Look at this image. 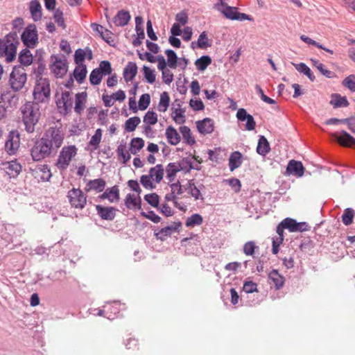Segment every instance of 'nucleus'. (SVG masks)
Masks as SVG:
<instances>
[{
	"instance_id": "nucleus-1",
	"label": "nucleus",
	"mask_w": 355,
	"mask_h": 355,
	"mask_svg": "<svg viewBox=\"0 0 355 355\" xmlns=\"http://www.w3.org/2000/svg\"><path fill=\"white\" fill-rule=\"evenodd\" d=\"M20 110L26 131L28 133H33L35 130V125L38 123L40 117V111L38 105L31 102H27L21 106Z\"/></svg>"
},
{
	"instance_id": "nucleus-2",
	"label": "nucleus",
	"mask_w": 355,
	"mask_h": 355,
	"mask_svg": "<svg viewBox=\"0 0 355 355\" xmlns=\"http://www.w3.org/2000/svg\"><path fill=\"white\" fill-rule=\"evenodd\" d=\"M33 95L36 104L48 103L51 96L49 80L37 76Z\"/></svg>"
},
{
	"instance_id": "nucleus-3",
	"label": "nucleus",
	"mask_w": 355,
	"mask_h": 355,
	"mask_svg": "<svg viewBox=\"0 0 355 355\" xmlns=\"http://www.w3.org/2000/svg\"><path fill=\"white\" fill-rule=\"evenodd\" d=\"M164 175V170L162 164H157L149 170L148 175H143L140 178L142 186L148 189L155 188V184L160 183Z\"/></svg>"
},
{
	"instance_id": "nucleus-4",
	"label": "nucleus",
	"mask_w": 355,
	"mask_h": 355,
	"mask_svg": "<svg viewBox=\"0 0 355 355\" xmlns=\"http://www.w3.org/2000/svg\"><path fill=\"white\" fill-rule=\"evenodd\" d=\"M49 69L57 78H63L68 71V62L65 56L52 55L50 58Z\"/></svg>"
},
{
	"instance_id": "nucleus-5",
	"label": "nucleus",
	"mask_w": 355,
	"mask_h": 355,
	"mask_svg": "<svg viewBox=\"0 0 355 355\" xmlns=\"http://www.w3.org/2000/svg\"><path fill=\"white\" fill-rule=\"evenodd\" d=\"M42 138L44 141H46L54 151L62 146L64 140V133L60 128L51 127L46 131Z\"/></svg>"
},
{
	"instance_id": "nucleus-6",
	"label": "nucleus",
	"mask_w": 355,
	"mask_h": 355,
	"mask_svg": "<svg viewBox=\"0 0 355 355\" xmlns=\"http://www.w3.org/2000/svg\"><path fill=\"white\" fill-rule=\"evenodd\" d=\"M78 148L74 145L64 146L58 155L56 166L60 170L68 168L72 159L77 155Z\"/></svg>"
},
{
	"instance_id": "nucleus-7",
	"label": "nucleus",
	"mask_w": 355,
	"mask_h": 355,
	"mask_svg": "<svg viewBox=\"0 0 355 355\" xmlns=\"http://www.w3.org/2000/svg\"><path fill=\"white\" fill-rule=\"evenodd\" d=\"M27 80L26 70L21 67H15L10 74L9 83L11 88L15 91L21 90Z\"/></svg>"
},
{
	"instance_id": "nucleus-8",
	"label": "nucleus",
	"mask_w": 355,
	"mask_h": 355,
	"mask_svg": "<svg viewBox=\"0 0 355 355\" xmlns=\"http://www.w3.org/2000/svg\"><path fill=\"white\" fill-rule=\"evenodd\" d=\"M67 198L71 207L77 209H83L87 204V196L79 188H72L67 194Z\"/></svg>"
},
{
	"instance_id": "nucleus-9",
	"label": "nucleus",
	"mask_w": 355,
	"mask_h": 355,
	"mask_svg": "<svg viewBox=\"0 0 355 355\" xmlns=\"http://www.w3.org/2000/svg\"><path fill=\"white\" fill-rule=\"evenodd\" d=\"M53 150L42 138L35 142L31 150V155L34 161H40L49 157Z\"/></svg>"
},
{
	"instance_id": "nucleus-10",
	"label": "nucleus",
	"mask_w": 355,
	"mask_h": 355,
	"mask_svg": "<svg viewBox=\"0 0 355 355\" xmlns=\"http://www.w3.org/2000/svg\"><path fill=\"white\" fill-rule=\"evenodd\" d=\"M72 93L69 91H62L60 94H56V105L60 114L66 115L69 114L72 109L73 98Z\"/></svg>"
},
{
	"instance_id": "nucleus-11",
	"label": "nucleus",
	"mask_w": 355,
	"mask_h": 355,
	"mask_svg": "<svg viewBox=\"0 0 355 355\" xmlns=\"http://www.w3.org/2000/svg\"><path fill=\"white\" fill-rule=\"evenodd\" d=\"M20 146V135L17 130L10 131L5 142V150L10 155L17 153Z\"/></svg>"
},
{
	"instance_id": "nucleus-12",
	"label": "nucleus",
	"mask_w": 355,
	"mask_h": 355,
	"mask_svg": "<svg viewBox=\"0 0 355 355\" xmlns=\"http://www.w3.org/2000/svg\"><path fill=\"white\" fill-rule=\"evenodd\" d=\"M37 31L35 25H28L21 35L22 42L26 46L33 48L37 43Z\"/></svg>"
},
{
	"instance_id": "nucleus-13",
	"label": "nucleus",
	"mask_w": 355,
	"mask_h": 355,
	"mask_svg": "<svg viewBox=\"0 0 355 355\" xmlns=\"http://www.w3.org/2000/svg\"><path fill=\"white\" fill-rule=\"evenodd\" d=\"M31 171L33 176L38 181H49L52 175L47 164H38L34 168H31Z\"/></svg>"
},
{
	"instance_id": "nucleus-14",
	"label": "nucleus",
	"mask_w": 355,
	"mask_h": 355,
	"mask_svg": "<svg viewBox=\"0 0 355 355\" xmlns=\"http://www.w3.org/2000/svg\"><path fill=\"white\" fill-rule=\"evenodd\" d=\"M185 191L195 200H204V197L201 193V191L205 188V186L202 184L196 185L194 180H190L184 186Z\"/></svg>"
},
{
	"instance_id": "nucleus-15",
	"label": "nucleus",
	"mask_w": 355,
	"mask_h": 355,
	"mask_svg": "<svg viewBox=\"0 0 355 355\" xmlns=\"http://www.w3.org/2000/svg\"><path fill=\"white\" fill-rule=\"evenodd\" d=\"M182 105L181 101L176 99L171 107V117L178 124H183L186 121L185 110L182 107Z\"/></svg>"
},
{
	"instance_id": "nucleus-16",
	"label": "nucleus",
	"mask_w": 355,
	"mask_h": 355,
	"mask_svg": "<svg viewBox=\"0 0 355 355\" xmlns=\"http://www.w3.org/2000/svg\"><path fill=\"white\" fill-rule=\"evenodd\" d=\"M225 1L226 0H220L214 5V8L221 12L227 19L236 20L237 8L227 6Z\"/></svg>"
},
{
	"instance_id": "nucleus-17",
	"label": "nucleus",
	"mask_w": 355,
	"mask_h": 355,
	"mask_svg": "<svg viewBox=\"0 0 355 355\" xmlns=\"http://www.w3.org/2000/svg\"><path fill=\"white\" fill-rule=\"evenodd\" d=\"M2 166L3 170L10 177L15 178L21 171V165L16 159L3 162Z\"/></svg>"
},
{
	"instance_id": "nucleus-18",
	"label": "nucleus",
	"mask_w": 355,
	"mask_h": 355,
	"mask_svg": "<svg viewBox=\"0 0 355 355\" xmlns=\"http://www.w3.org/2000/svg\"><path fill=\"white\" fill-rule=\"evenodd\" d=\"M332 136L342 146L352 148L355 146V138L345 130L341 131L340 135H338L337 133H334Z\"/></svg>"
},
{
	"instance_id": "nucleus-19",
	"label": "nucleus",
	"mask_w": 355,
	"mask_h": 355,
	"mask_svg": "<svg viewBox=\"0 0 355 355\" xmlns=\"http://www.w3.org/2000/svg\"><path fill=\"white\" fill-rule=\"evenodd\" d=\"M96 209L98 215L103 219L112 220L116 216V209L113 207H103L102 205H96Z\"/></svg>"
},
{
	"instance_id": "nucleus-20",
	"label": "nucleus",
	"mask_w": 355,
	"mask_h": 355,
	"mask_svg": "<svg viewBox=\"0 0 355 355\" xmlns=\"http://www.w3.org/2000/svg\"><path fill=\"white\" fill-rule=\"evenodd\" d=\"M105 185L106 182L103 179H94L89 180L87 183L85 187V190L86 192L94 191H96V193H100L105 189Z\"/></svg>"
},
{
	"instance_id": "nucleus-21",
	"label": "nucleus",
	"mask_w": 355,
	"mask_h": 355,
	"mask_svg": "<svg viewBox=\"0 0 355 355\" xmlns=\"http://www.w3.org/2000/svg\"><path fill=\"white\" fill-rule=\"evenodd\" d=\"M87 100V94L86 92H79L75 96V112L80 115L85 108V105Z\"/></svg>"
},
{
	"instance_id": "nucleus-22",
	"label": "nucleus",
	"mask_w": 355,
	"mask_h": 355,
	"mask_svg": "<svg viewBox=\"0 0 355 355\" xmlns=\"http://www.w3.org/2000/svg\"><path fill=\"white\" fill-rule=\"evenodd\" d=\"M304 168L301 162L291 160L286 167L288 174H292L297 177H302L304 174Z\"/></svg>"
},
{
	"instance_id": "nucleus-23",
	"label": "nucleus",
	"mask_w": 355,
	"mask_h": 355,
	"mask_svg": "<svg viewBox=\"0 0 355 355\" xmlns=\"http://www.w3.org/2000/svg\"><path fill=\"white\" fill-rule=\"evenodd\" d=\"M196 126L198 130L202 135L210 134L214 131V121L209 118H206L202 121H197Z\"/></svg>"
},
{
	"instance_id": "nucleus-24",
	"label": "nucleus",
	"mask_w": 355,
	"mask_h": 355,
	"mask_svg": "<svg viewBox=\"0 0 355 355\" xmlns=\"http://www.w3.org/2000/svg\"><path fill=\"white\" fill-rule=\"evenodd\" d=\"M101 200L107 199L110 202H118L119 200V189L117 186L107 189L98 196Z\"/></svg>"
},
{
	"instance_id": "nucleus-25",
	"label": "nucleus",
	"mask_w": 355,
	"mask_h": 355,
	"mask_svg": "<svg viewBox=\"0 0 355 355\" xmlns=\"http://www.w3.org/2000/svg\"><path fill=\"white\" fill-rule=\"evenodd\" d=\"M137 73V66L135 62H129L123 70V78L126 82L132 81Z\"/></svg>"
},
{
	"instance_id": "nucleus-26",
	"label": "nucleus",
	"mask_w": 355,
	"mask_h": 355,
	"mask_svg": "<svg viewBox=\"0 0 355 355\" xmlns=\"http://www.w3.org/2000/svg\"><path fill=\"white\" fill-rule=\"evenodd\" d=\"M168 142L173 146L180 143L181 137L177 130L170 125L166 129L165 132Z\"/></svg>"
},
{
	"instance_id": "nucleus-27",
	"label": "nucleus",
	"mask_w": 355,
	"mask_h": 355,
	"mask_svg": "<svg viewBox=\"0 0 355 355\" xmlns=\"http://www.w3.org/2000/svg\"><path fill=\"white\" fill-rule=\"evenodd\" d=\"M268 278L275 285L277 290L282 288L285 282L284 277L280 275L277 270H272L270 271L268 275Z\"/></svg>"
},
{
	"instance_id": "nucleus-28",
	"label": "nucleus",
	"mask_w": 355,
	"mask_h": 355,
	"mask_svg": "<svg viewBox=\"0 0 355 355\" xmlns=\"http://www.w3.org/2000/svg\"><path fill=\"white\" fill-rule=\"evenodd\" d=\"M125 205L130 209H141V198L134 194L128 193L125 199Z\"/></svg>"
},
{
	"instance_id": "nucleus-29",
	"label": "nucleus",
	"mask_w": 355,
	"mask_h": 355,
	"mask_svg": "<svg viewBox=\"0 0 355 355\" xmlns=\"http://www.w3.org/2000/svg\"><path fill=\"white\" fill-rule=\"evenodd\" d=\"M130 17L129 12L122 10L119 11L114 17V23L117 26H124L128 23Z\"/></svg>"
},
{
	"instance_id": "nucleus-30",
	"label": "nucleus",
	"mask_w": 355,
	"mask_h": 355,
	"mask_svg": "<svg viewBox=\"0 0 355 355\" xmlns=\"http://www.w3.org/2000/svg\"><path fill=\"white\" fill-rule=\"evenodd\" d=\"M103 135V131L101 128H98L94 135L92 137L90 141L88 143L87 148L91 151L96 150L99 147Z\"/></svg>"
},
{
	"instance_id": "nucleus-31",
	"label": "nucleus",
	"mask_w": 355,
	"mask_h": 355,
	"mask_svg": "<svg viewBox=\"0 0 355 355\" xmlns=\"http://www.w3.org/2000/svg\"><path fill=\"white\" fill-rule=\"evenodd\" d=\"M30 12L34 21H37L42 18V7L37 0L31 1Z\"/></svg>"
},
{
	"instance_id": "nucleus-32",
	"label": "nucleus",
	"mask_w": 355,
	"mask_h": 355,
	"mask_svg": "<svg viewBox=\"0 0 355 355\" xmlns=\"http://www.w3.org/2000/svg\"><path fill=\"white\" fill-rule=\"evenodd\" d=\"M145 141L142 138L135 137L131 139L130 143V153L132 155H137L144 146Z\"/></svg>"
},
{
	"instance_id": "nucleus-33",
	"label": "nucleus",
	"mask_w": 355,
	"mask_h": 355,
	"mask_svg": "<svg viewBox=\"0 0 355 355\" xmlns=\"http://www.w3.org/2000/svg\"><path fill=\"white\" fill-rule=\"evenodd\" d=\"M242 155L239 151L233 152L229 159V167L231 171H234L239 168L242 163Z\"/></svg>"
},
{
	"instance_id": "nucleus-34",
	"label": "nucleus",
	"mask_w": 355,
	"mask_h": 355,
	"mask_svg": "<svg viewBox=\"0 0 355 355\" xmlns=\"http://www.w3.org/2000/svg\"><path fill=\"white\" fill-rule=\"evenodd\" d=\"M17 45L14 43L5 44L3 55L7 62H11L16 56Z\"/></svg>"
},
{
	"instance_id": "nucleus-35",
	"label": "nucleus",
	"mask_w": 355,
	"mask_h": 355,
	"mask_svg": "<svg viewBox=\"0 0 355 355\" xmlns=\"http://www.w3.org/2000/svg\"><path fill=\"white\" fill-rule=\"evenodd\" d=\"M170 104V96L167 92H163L160 94L159 101L157 105V110L160 112L167 111Z\"/></svg>"
},
{
	"instance_id": "nucleus-36",
	"label": "nucleus",
	"mask_w": 355,
	"mask_h": 355,
	"mask_svg": "<svg viewBox=\"0 0 355 355\" xmlns=\"http://www.w3.org/2000/svg\"><path fill=\"white\" fill-rule=\"evenodd\" d=\"M270 150V144L267 139L264 136H260L257 148V152L259 155L264 156L268 154Z\"/></svg>"
},
{
	"instance_id": "nucleus-37",
	"label": "nucleus",
	"mask_w": 355,
	"mask_h": 355,
	"mask_svg": "<svg viewBox=\"0 0 355 355\" xmlns=\"http://www.w3.org/2000/svg\"><path fill=\"white\" fill-rule=\"evenodd\" d=\"M87 75V67L85 64H77L74 71L73 76L75 79L79 83H82L85 79Z\"/></svg>"
},
{
	"instance_id": "nucleus-38",
	"label": "nucleus",
	"mask_w": 355,
	"mask_h": 355,
	"mask_svg": "<svg viewBox=\"0 0 355 355\" xmlns=\"http://www.w3.org/2000/svg\"><path fill=\"white\" fill-rule=\"evenodd\" d=\"M33 57L31 51L26 49L22 50L19 55V61L24 66H29L32 64Z\"/></svg>"
},
{
	"instance_id": "nucleus-39",
	"label": "nucleus",
	"mask_w": 355,
	"mask_h": 355,
	"mask_svg": "<svg viewBox=\"0 0 355 355\" xmlns=\"http://www.w3.org/2000/svg\"><path fill=\"white\" fill-rule=\"evenodd\" d=\"M292 64L295 67L297 71H298L300 73L306 75L311 81L315 80V76L311 72L310 68L304 63L301 62L300 64H295L294 62H292Z\"/></svg>"
},
{
	"instance_id": "nucleus-40",
	"label": "nucleus",
	"mask_w": 355,
	"mask_h": 355,
	"mask_svg": "<svg viewBox=\"0 0 355 355\" xmlns=\"http://www.w3.org/2000/svg\"><path fill=\"white\" fill-rule=\"evenodd\" d=\"M180 132H181L183 139L187 144L191 146L196 143L195 138L192 135L191 131L188 126H181L180 128Z\"/></svg>"
},
{
	"instance_id": "nucleus-41",
	"label": "nucleus",
	"mask_w": 355,
	"mask_h": 355,
	"mask_svg": "<svg viewBox=\"0 0 355 355\" xmlns=\"http://www.w3.org/2000/svg\"><path fill=\"white\" fill-rule=\"evenodd\" d=\"M140 123L141 119L139 116L130 117L125 123V130L128 132H133Z\"/></svg>"
},
{
	"instance_id": "nucleus-42",
	"label": "nucleus",
	"mask_w": 355,
	"mask_h": 355,
	"mask_svg": "<svg viewBox=\"0 0 355 355\" xmlns=\"http://www.w3.org/2000/svg\"><path fill=\"white\" fill-rule=\"evenodd\" d=\"M333 99L331 100L330 104L334 107H347L349 102L345 96H340L338 94H334L332 96Z\"/></svg>"
},
{
	"instance_id": "nucleus-43",
	"label": "nucleus",
	"mask_w": 355,
	"mask_h": 355,
	"mask_svg": "<svg viewBox=\"0 0 355 355\" xmlns=\"http://www.w3.org/2000/svg\"><path fill=\"white\" fill-rule=\"evenodd\" d=\"M211 63V59L208 55H203L196 60L195 65L199 71H204Z\"/></svg>"
},
{
	"instance_id": "nucleus-44",
	"label": "nucleus",
	"mask_w": 355,
	"mask_h": 355,
	"mask_svg": "<svg viewBox=\"0 0 355 355\" xmlns=\"http://www.w3.org/2000/svg\"><path fill=\"white\" fill-rule=\"evenodd\" d=\"M202 216L199 214H194L187 218L185 223V225L187 227H194L196 225H200L202 223Z\"/></svg>"
},
{
	"instance_id": "nucleus-45",
	"label": "nucleus",
	"mask_w": 355,
	"mask_h": 355,
	"mask_svg": "<svg viewBox=\"0 0 355 355\" xmlns=\"http://www.w3.org/2000/svg\"><path fill=\"white\" fill-rule=\"evenodd\" d=\"M180 171V166L175 163H169L166 168V178L169 181H173L176 173Z\"/></svg>"
},
{
	"instance_id": "nucleus-46",
	"label": "nucleus",
	"mask_w": 355,
	"mask_h": 355,
	"mask_svg": "<svg viewBox=\"0 0 355 355\" xmlns=\"http://www.w3.org/2000/svg\"><path fill=\"white\" fill-rule=\"evenodd\" d=\"M300 39L305 43L308 44H311V45H313L319 49H323L324 51L331 53V54H333L334 53V51L329 49H327L326 47H324V46H322V44H319L318 42H317L316 41L312 40L311 38L309 37L308 36L306 35H302L300 36Z\"/></svg>"
},
{
	"instance_id": "nucleus-47",
	"label": "nucleus",
	"mask_w": 355,
	"mask_h": 355,
	"mask_svg": "<svg viewBox=\"0 0 355 355\" xmlns=\"http://www.w3.org/2000/svg\"><path fill=\"white\" fill-rule=\"evenodd\" d=\"M166 55H167V61L168 65L169 67L172 69H175L177 67L178 62V57L176 53L171 49H168L165 51Z\"/></svg>"
},
{
	"instance_id": "nucleus-48",
	"label": "nucleus",
	"mask_w": 355,
	"mask_h": 355,
	"mask_svg": "<svg viewBox=\"0 0 355 355\" xmlns=\"http://www.w3.org/2000/svg\"><path fill=\"white\" fill-rule=\"evenodd\" d=\"M158 116L154 111H148L144 116L143 121L145 124L155 125L157 123Z\"/></svg>"
},
{
	"instance_id": "nucleus-49",
	"label": "nucleus",
	"mask_w": 355,
	"mask_h": 355,
	"mask_svg": "<svg viewBox=\"0 0 355 355\" xmlns=\"http://www.w3.org/2000/svg\"><path fill=\"white\" fill-rule=\"evenodd\" d=\"M354 217V211L351 208H347L342 216V221L345 225H349L353 223Z\"/></svg>"
},
{
	"instance_id": "nucleus-50",
	"label": "nucleus",
	"mask_w": 355,
	"mask_h": 355,
	"mask_svg": "<svg viewBox=\"0 0 355 355\" xmlns=\"http://www.w3.org/2000/svg\"><path fill=\"white\" fill-rule=\"evenodd\" d=\"M116 153L123 159V164H126L131 158L130 153L126 150V147L123 144H120L118 146Z\"/></svg>"
},
{
	"instance_id": "nucleus-51",
	"label": "nucleus",
	"mask_w": 355,
	"mask_h": 355,
	"mask_svg": "<svg viewBox=\"0 0 355 355\" xmlns=\"http://www.w3.org/2000/svg\"><path fill=\"white\" fill-rule=\"evenodd\" d=\"M311 60L313 66L315 67L322 75H324V76H326L327 78L331 77L332 71L325 69L324 66L322 63H321L318 60L311 59Z\"/></svg>"
},
{
	"instance_id": "nucleus-52",
	"label": "nucleus",
	"mask_w": 355,
	"mask_h": 355,
	"mask_svg": "<svg viewBox=\"0 0 355 355\" xmlns=\"http://www.w3.org/2000/svg\"><path fill=\"white\" fill-rule=\"evenodd\" d=\"M103 78V74L96 69H94L89 76L90 83L94 85H98L101 83Z\"/></svg>"
},
{
	"instance_id": "nucleus-53",
	"label": "nucleus",
	"mask_w": 355,
	"mask_h": 355,
	"mask_svg": "<svg viewBox=\"0 0 355 355\" xmlns=\"http://www.w3.org/2000/svg\"><path fill=\"white\" fill-rule=\"evenodd\" d=\"M144 199L152 207H156V208L158 207L159 202V197L157 193H153L146 194L144 196Z\"/></svg>"
},
{
	"instance_id": "nucleus-54",
	"label": "nucleus",
	"mask_w": 355,
	"mask_h": 355,
	"mask_svg": "<svg viewBox=\"0 0 355 355\" xmlns=\"http://www.w3.org/2000/svg\"><path fill=\"white\" fill-rule=\"evenodd\" d=\"M150 103V96L148 94H144L139 100V108L140 110H145L149 106Z\"/></svg>"
},
{
	"instance_id": "nucleus-55",
	"label": "nucleus",
	"mask_w": 355,
	"mask_h": 355,
	"mask_svg": "<svg viewBox=\"0 0 355 355\" xmlns=\"http://www.w3.org/2000/svg\"><path fill=\"white\" fill-rule=\"evenodd\" d=\"M343 85L352 92H355V75L347 76L343 81Z\"/></svg>"
},
{
	"instance_id": "nucleus-56",
	"label": "nucleus",
	"mask_w": 355,
	"mask_h": 355,
	"mask_svg": "<svg viewBox=\"0 0 355 355\" xmlns=\"http://www.w3.org/2000/svg\"><path fill=\"white\" fill-rule=\"evenodd\" d=\"M143 71L146 81L150 84L153 83L155 81L156 77L155 71L146 66H144Z\"/></svg>"
},
{
	"instance_id": "nucleus-57",
	"label": "nucleus",
	"mask_w": 355,
	"mask_h": 355,
	"mask_svg": "<svg viewBox=\"0 0 355 355\" xmlns=\"http://www.w3.org/2000/svg\"><path fill=\"white\" fill-rule=\"evenodd\" d=\"M211 44L209 42V39L205 32H202L198 40V46L200 49H205L210 46Z\"/></svg>"
},
{
	"instance_id": "nucleus-58",
	"label": "nucleus",
	"mask_w": 355,
	"mask_h": 355,
	"mask_svg": "<svg viewBox=\"0 0 355 355\" xmlns=\"http://www.w3.org/2000/svg\"><path fill=\"white\" fill-rule=\"evenodd\" d=\"M297 221L291 218H286L282 221V225L285 229H288L291 232H295V224Z\"/></svg>"
},
{
	"instance_id": "nucleus-59",
	"label": "nucleus",
	"mask_w": 355,
	"mask_h": 355,
	"mask_svg": "<svg viewBox=\"0 0 355 355\" xmlns=\"http://www.w3.org/2000/svg\"><path fill=\"white\" fill-rule=\"evenodd\" d=\"M101 71L103 75H109L112 73L111 64L108 61H102L99 64V67L97 69Z\"/></svg>"
},
{
	"instance_id": "nucleus-60",
	"label": "nucleus",
	"mask_w": 355,
	"mask_h": 355,
	"mask_svg": "<svg viewBox=\"0 0 355 355\" xmlns=\"http://www.w3.org/2000/svg\"><path fill=\"white\" fill-rule=\"evenodd\" d=\"M86 51L83 49H78L75 51L74 61L76 64H83V62L86 58Z\"/></svg>"
},
{
	"instance_id": "nucleus-61",
	"label": "nucleus",
	"mask_w": 355,
	"mask_h": 355,
	"mask_svg": "<svg viewBox=\"0 0 355 355\" xmlns=\"http://www.w3.org/2000/svg\"><path fill=\"white\" fill-rule=\"evenodd\" d=\"M53 19L58 26H61L62 28H65L66 25L63 18V13L61 10L58 9L55 11Z\"/></svg>"
},
{
	"instance_id": "nucleus-62",
	"label": "nucleus",
	"mask_w": 355,
	"mask_h": 355,
	"mask_svg": "<svg viewBox=\"0 0 355 355\" xmlns=\"http://www.w3.org/2000/svg\"><path fill=\"white\" fill-rule=\"evenodd\" d=\"M255 243L253 241H248L243 246V252L248 256H252L254 253Z\"/></svg>"
},
{
	"instance_id": "nucleus-63",
	"label": "nucleus",
	"mask_w": 355,
	"mask_h": 355,
	"mask_svg": "<svg viewBox=\"0 0 355 355\" xmlns=\"http://www.w3.org/2000/svg\"><path fill=\"white\" fill-rule=\"evenodd\" d=\"M189 105L195 111L202 110L205 107L204 104L200 99H191Z\"/></svg>"
},
{
	"instance_id": "nucleus-64",
	"label": "nucleus",
	"mask_w": 355,
	"mask_h": 355,
	"mask_svg": "<svg viewBox=\"0 0 355 355\" xmlns=\"http://www.w3.org/2000/svg\"><path fill=\"white\" fill-rule=\"evenodd\" d=\"M188 15L184 11H182L175 15V20L181 26L185 25L188 22Z\"/></svg>"
}]
</instances>
